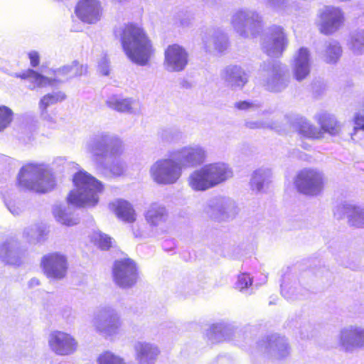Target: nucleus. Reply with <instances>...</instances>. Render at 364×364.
I'll return each mask as SVG.
<instances>
[{"label": "nucleus", "instance_id": "obj_1", "mask_svg": "<svg viewBox=\"0 0 364 364\" xmlns=\"http://www.w3.org/2000/svg\"><path fill=\"white\" fill-rule=\"evenodd\" d=\"M119 36L127 57L134 63L146 65L154 53L152 43L143 28L136 23H127L119 28Z\"/></svg>", "mask_w": 364, "mask_h": 364}, {"label": "nucleus", "instance_id": "obj_2", "mask_svg": "<svg viewBox=\"0 0 364 364\" xmlns=\"http://www.w3.org/2000/svg\"><path fill=\"white\" fill-rule=\"evenodd\" d=\"M85 149L95 161L107 157L114 158L109 166V171L113 175L119 176L125 171V163L116 159L124 151V144L117 135L105 132H98L87 139Z\"/></svg>", "mask_w": 364, "mask_h": 364}, {"label": "nucleus", "instance_id": "obj_3", "mask_svg": "<svg viewBox=\"0 0 364 364\" xmlns=\"http://www.w3.org/2000/svg\"><path fill=\"white\" fill-rule=\"evenodd\" d=\"M75 188L68 197L69 203L80 207H93L99 201V194L103 186L100 181L85 171H80L73 176Z\"/></svg>", "mask_w": 364, "mask_h": 364}, {"label": "nucleus", "instance_id": "obj_4", "mask_svg": "<svg viewBox=\"0 0 364 364\" xmlns=\"http://www.w3.org/2000/svg\"><path fill=\"white\" fill-rule=\"evenodd\" d=\"M18 182L21 186L40 193L49 191L55 186L52 174L43 164H29L22 167Z\"/></svg>", "mask_w": 364, "mask_h": 364}, {"label": "nucleus", "instance_id": "obj_5", "mask_svg": "<svg viewBox=\"0 0 364 364\" xmlns=\"http://www.w3.org/2000/svg\"><path fill=\"white\" fill-rule=\"evenodd\" d=\"M230 23L235 31L243 38L255 36L263 28L261 15L256 11L247 8L235 11L231 16Z\"/></svg>", "mask_w": 364, "mask_h": 364}, {"label": "nucleus", "instance_id": "obj_6", "mask_svg": "<svg viewBox=\"0 0 364 364\" xmlns=\"http://www.w3.org/2000/svg\"><path fill=\"white\" fill-rule=\"evenodd\" d=\"M262 83L271 92H281L289 82V75L287 68L279 63L269 60L261 65Z\"/></svg>", "mask_w": 364, "mask_h": 364}, {"label": "nucleus", "instance_id": "obj_7", "mask_svg": "<svg viewBox=\"0 0 364 364\" xmlns=\"http://www.w3.org/2000/svg\"><path fill=\"white\" fill-rule=\"evenodd\" d=\"M180 164L175 158L160 159L149 168V175L158 185L166 186L176 183L182 176Z\"/></svg>", "mask_w": 364, "mask_h": 364}, {"label": "nucleus", "instance_id": "obj_8", "mask_svg": "<svg viewBox=\"0 0 364 364\" xmlns=\"http://www.w3.org/2000/svg\"><path fill=\"white\" fill-rule=\"evenodd\" d=\"M92 323L95 331L106 338L117 335L122 325L118 311L108 306L95 313Z\"/></svg>", "mask_w": 364, "mask_h": 364}, {"label": "nucleus", "instance_id": "obj_9", "mask_svg": "<svg viewBox=\"0 0 364 364\" xmlns=\"http://www.w3.org/2000/svg\"><path fill=\"white\" fill-rule=\"evenodd\" d=\"M294 185L303 194L317 196L323 188L324 176L317 169L304 168L296 174Z\"/></svg>", "mask_w": 364, "mask_h": 364}, {"label": "nucleus", "instance_id": "obj_10", "mask_svg": "<svg viewBox=\"0 0 364 364\" xmlns=\"http://www.w3.org/2000/svg\"><path fill=\"white\" fill-rule=\"evenodd\" d=\"M207 151L200 144H191L173 151L170 156L175 158L181 168H194L203 164L207 159Z\"/></svg>", "mask_w": 364, "mask_h": 364}, {"label": "nucleus", "instance_id": "obj_11", "mask_svg": "<svg viewBox=\"0 0 364 364\" xmlns=\"http://www.w3.org/2000/svg\"><path fill=\"white\" fill-rule=\"evenodd\" d=\"M337 348L348 353L364 349V327L349 325L341 328L337 336Z\"/></svg>", "mask_w": 364, "mask_h": 364}, {"label": "nucleus", "instance_id": "obj_12", "mask_svg": "<svg viewBox=\"0 0 364 364\" xmlns=\"http://www.w3.org/2000/svg\"><path fill=\"white\" fill-rule=\"evenodd\" d=\"M22 79H28L33 85L29 88L34 90L36 87H45L46 85H54L56 82L61 83L65 80L73 78V64L65 65L55 71L54 77H47L36 71L29 69L26 72L17 75Z\"/></svg>", "mask_w": 364, "mask_h": 364}, {"label": "nucleus", "instance_id": "obj_13", "mask_svg": "<svg viewBox=\"0 0 364 364\" xmlns=\"http://www.w3.org/2000/svg\"><path fill=\"white\" fill-rule=\"evenodd\" d=\"M205 212L217 221H226L233 219L237 215L238 208L232 199L218 197L208 202Z\"/></svg>", "mask_w": 364, "mask_h": 364}, {"label": "nucleus", "instance_id": "obj_14", "mask_svg": "<svg viewBox=\"0 0 364 364\" xmlns=\"http://www.w3.org/2000/svg\"><path fill=\"white\" fill-rule=\"evenodd\" d=\"M112 274L115 284L123 289L133 287L136 283L138 278L136 264L131 259L115 261Z\"/></svg>", "mask_w": 364, "mask_h": 364}, {"label": "nucleus", "instance_id": "obj_15", "mask_svg": "<svg viewBox=\"0 0 364 364\" xmlns=\"http://www.w3.org/2000/svg\"><path fill=\"white\" fill-rule=\"evenodd\" d=\"M288 38L284 28L280 26L273 25L268 28L262 42V50L269 56L279 57L286 49Z\"/></svg>", "mask_w": 364, "mask_h": 364}, {"label": "nucleus", "instance_id": "obj_16", "mask_svg": "<svg viewBox=\"0 0 364 364\" xmlns=\"http://www.w3.org/2000/svg\"><path fill=\"white\" fill-rule=\"evenodd\" d=\"M188 64V53L183 46L174 43L164 50L163 66L168 73H179Z\"/></svg>", "mask_w": 364, "mask_h": 364}, {"label": "nucleus", "instance_id": "obj_17", "mask_svg": "<svg viewBox=\"0 0 364 364\" xmlns=\"http://www.w3.org/2000/svg\"><path fill=\"white\" fill-rule=\"evenodd\" d=\"M41 266L48 278L60 280L65 277L68 265L67 258L64 255L52 252L42 257Z\"/></svg>", "mask_w": 364, "mask_h": 364}, {"label": "nucleus", "instance_id": "obj_18", "mask_svg": "<svg viewBox=\"0 0 364 364\" xmlns=\"http://www.w3.org/2000/svg\"><path fill=\"white\" fill-rule=\"evenodd\" d=\"M48 346L58 355L65 356L74 354L78 348V342L71 334L61 331H55L49 334Z\"/></svg>", "mask_w": 364, "mask_h": 364}, {"label": "nucleus", "instance_id": "obj_19", "mask_svg": "<svg viewBox=\"0 0 364 364\" xmlns=\"http://www.w3.org/2000/svg\"><path fill=\"white\" fill-rule=\"evenodd\" d=\"M343 22L344 14L338 7L328 6L319 11L318 26L322 33L329 35L335 33Z\"/></svg>", "mask_w": 364, "mask_h": 364}, {"label": "nucleus", "instance_id": "obj_20", "mask_svg": "<svg viewBox=\"0 0 364 364\" xmlns=\"http://www.w3.org/2000/svg\"><path fill=\"white\" fill-rule=\"evenodd\" d=\"M102 7L98 0H80L75 6L77 17L83 23L95 24L102 16Z\"/></svg>", "mask_w": 364, "mask_h": 364}, {"label": "nucleus", "instance_id": "obj_21", "mask_svg": "<svg viewBox=\"0 0 364 364\" xmlns=\"http://www.w3.org/2000/svg\"><path fill=\"white\" fill-rule=\"evenodd\" d=\"M23 252L19 241L14 237H8L0 241V259L10 265H20Z\"/></svg>", "mask_w": 364, "mask_h": 364}, {"label": "nucleus", "instance_id": "obj_22", "mask_svg": "<svg viewBox=\"0 0 364 364\" xmlns=\"http://www.w3.org/2000/svg\"><path fill=\"white\" fill-rule=\"evenodd\" d=\"M258 346L261 350L276 358H285L290 353L287 339L277 335H272L259 341Z\"/></svg>", "mask_w": 364, "mask_h": 364}, {"label": "nucleus", "instance_id": "obj_23", "mask_svg": "<svg viewBox=\"0 0 364 364\" xmlns=\"http://www.w3.org/2000/svg\"><path fill=\"white\" fill-rule=\"evenodd\" d=\"M311 71V55L306 48H301L294 55L292 72L294 77L301 81L305 79Z\"/></svg>", "mask_w": 364, "mask_h": 364}, {"label": "nucleus", "instance_id": "obj_24", "mask_svg": "<svg viewBox=\"0 0 364 364\" xmlns=\"http://www.w3.org/2000/svg\"><path fill=\"white\" fill-rule=\"evenodd\" d=\"M222 77L227 86L233 90L242 89L248 81V75L240 66L229 65L223 73Z\"/></svg>", "mask_w": 364, "mask_h": 364}, {"label": "nucleus", "instance_id": "obj_25", "mask_svg": "<svg viewBox=\"0 0 364 364\" xmlns=\"http://www.w3.org/2000/svg\"><path fill=\"white\" fill-rule=\"evenodd\" d=\"M204 167L212 188L226 181L233 175L232 169L225 163H212Z\"/></svg>", "mask_w": 364, "mask_h": 364}, {"label": "nucleus", "instance_id": "obj_26", "mask_svg": "<svg viewBox=\"0 0 364 364\" xmlns=\"http://www.w3.org/2000/svg\"><path fill=\"white\" fill-rule=\"evenodd\" d=\"M134 348L136 360L139 364H154L160 353L157 346L146 341H137Z\"/></svg>", "mask_w": 364, "mask_h": 364}, {"label": "nucleus", "instance_id": "obj_27", "mask_svg": "<svg viewBox=\"0 0 364 364\" xmlns=\"http://www.w3.org/2000/svg\"><path fill=\"white\" fill-rule=\"evenodd\" d=\"M202 41L203 48L210 53H220L228 47L227 37L220 31H208L203 35Z\"/></svg>", "mask_w": 364, "mask_h": 364}, {"label": "nucleus", "instance_id": "obj_28", "mask_svg": "<svg viewBox=\"0 0 364 364\" xmlns=\"http://www.w3.org/2000/svg\"><path fill=\"white\" fill-rule=\"evenodd\" d=\"M144 218L147 224L152 228H156L167 221L168 212L163 204L153 203L145 211Z\"/></svg>", "mask_w": 364, "mask_h": 364}, {"label": "nucleus", "instance_id": "obj_29", "mask_svg": "<svg viewBox=\"0 0 364 364\" xmlns=\"http://www.w3.org/2000/svg\"><path fill=\"white\" fill-rule=\"evenodd\" d=\"M272 179V172L269 168L261 167L255 170L250 179V188L257 193L265 192Z\"/></svg>", "mask_w": 364, "mask_h": 364}, {"label": "nucleus", "instance_id": "obj_30", "mask_svg": "<svg viewBox=\"0 0 364 364\" xmlns=\"http://www.w3.org/2000/svg\"><path fill=\"white\" fill-rule=\"evenodd\" d=\"M187 183L195 191H205L212 188L204 166L191 173L187 178Z\"/></svg>", "mask_w": 364, "mask_h": 364}, {"label": "nucleus", "instance_id": "obj_31", "mask_svg": "<svg viewBox=\"0 0 364 364\" xmlns=\"http://www.w3.org/2000/svg\"><path fill=\"white\" fill-rule=\"evenodd\" d=\"M110 209L118 218L127 222L133 223L136 220V213L132 205L124 200H117L109 204Z\"/></svg>", "mask_w": 364, "mask_h": 364}, {"label": "nucleus", "instance_id": "obj_32", "mask_svg": "<svg viewBox=\"0 0 364 364\" xmlns=\"http://www.w3.org/2000/svg\"><path fill=\"white\" fill-rule=\"evenodd\" d=\"M105 103L114 111L126 113H133L137 105L136 101L133 98H124L117 95L109 97Z\"/></svg>", "mask_w": 364, "mask_h": 364}, {"label": "nucleus", "instance_id": "obj_33", "mask_svg": "<svg viewBox=\"0 0 364 364\" xmlns=\"http://www.w3.org/2000/svg\"><path fill=\"white\" fill-rule=\"evenodd\" d=\"M341 208L348 218L350 226L364 228V207L353 204H344Z\"/></svg>", "mask_w": 364, "mask_h": 364}, {"label": "nucleus", "instance_id": "obj_34", "mask_svg": "<svg viewBox=\"0 0 364 364\" xmlns=\"http://www.w3.org/2000/svg\"><path fill=\"white\" fill-rule=\"evenodd\" d=\"M46 230L39 224H32L23 228L22 238L28 243L36 245L45 240Z\"/></svg>", "mask_w": 364, "mask_h": 364}, {"label": "nucleus", "instance_id": "obj_35", "mask_svg": "<svg viewBox=\"0 0 364 364\" xmlns=\"http://www.w3.org/2000/svg\"><path fill=\"white\" fill-rule=\"evenodd\" d=\"M343 50L339 43L335 41L326 43L321 52V58L328 64L336 63L342 55Z\"/></svg>", "mask_w": 364, "mask_h": 364}, {"label": "nucleus", "instance_id": "obj_36", "mask_svg": "<svg viewBox=\"0 0 364 364\" xmlns=\"http://www.w3.org/2000/svg\"><path fill=\"white\" fill-rule=\"evenodd\" d=\"M288 122L289 123V127L296 126L300 134H303L304 136L312 139H320L323 137V132L304 119H299L296 124L292 122L288 121Z\"/></svg>", "mask_w": 364, "mask_h": 364}, {"label": "nucleus", "instance_id": "obj_37", "mask_svg": "<svg viewBox=\"0 0 364 364\" xmlns=\"http://www.w3.org/2000/svg\"><path fill=\"white\" fill-rule=\"evenodd\" d=\"M268 6L277 12L284 15L294 14L298 10V5L289 0H265Z\"/></svg>", "mask_w": 364, "mask_h": 364}, {"label": "nucleus", "instance_id": "obj_38", "mask_svg": "<svg viewBox=\"0 0 364 364\" xmlns=\"http://www.w3.org/2000/svg\"><path fill=\"white\" fill-rule=\"evenodd\" d=\"M318 122L324 132L332 136L339 134L341 125L333 116L323 114L319 116Z\"/></svg>", "mask_w": 364, "mask_h": 364}, {"label": "nucleus", "instance_id": "obj_39", "mask_svg": "<svg viewBox=\"0 0 364 364\" xmlns=\"http://www.w3.org/2000/svg\"><path fill=\"white\" fill-rule=\"evenodd\" d=\"M159 139L165 144L177 143L182 139V132L177 128L166 127L161 128L157 133Z\"/></svg>", "mask_w": 364, "mask_h": 364}, {"label": "nucleus", "instance_id": "obj_40", "mask_svg": "<svg viewBox=\"0 0 364 364\" xmlns=\"http://www.w3.org/2000/svg\"><path fill=\"white\" fill-rule=\"evenodd\" d=\"M53 215L58 222L67 226H72L79 223L77 218L60 206L53 208Z\"/></svg>", "mask_w": 364, "mask_h": 364}, {"label": "nucleus", "instance_id": "obj_41", "mask_svg": "<svg viewBox=\"0 0 364 364\" xmlns=\"http://www.w3.org/2000/svg\"><path fill=\"white\" fill-rule=\"evenodd\" d=\"M66 95L61 91L53 92L44 95L39 101V109H48L49 106L62 102L65 99Z\"/></svg>", "mask_w": 364, "mask_h": 364}, {"label": "nucleus", "instance_id": "obj_42", "mask_svg": "<svg viewBox=\"0 0 364 364\" xmlns=\"http://www.w3.org/2000/svg\"><path fill=\"white\" fill-rule=\"evenodd\" d=\"M230 328L223 323L213 324L208 333L209 336L215 341L226 339L230 338Z\"/></svg>", "mask_w": 364, "mask_h": 364}, {"label": "nucleus", "instance_id": "obj_43", "mask_svg": "<svg viewBox=\"0 0 364 364\" xmlns=\"http://www.w3.org/2000/svg\"><path fill=\"white\" fill-rule=\"evenodd\" d=\"M245 127L247 129H277L278 126L277 123L273 122L272 120H252L247 119L245 122Z\"/></svg>", "mask_w": 364, "mask_h": 364}, {"label": "nucleus", "instance_id": "obj_44", "mask_svg": "<svg viewBox=\"0 0 364 364\" xmlns=\"http://www.w3.org/2000/svg\"><path fill=\"white\" fill-rule=\"evenodd\" d=\"M97 364H127L124 359L111 351L100 354L97 360Z\"/></svg>", "mask_w": 364, "mask_h": 364}, {"label": "nucleus", "instance_id": "obj_45", "mask_svg": "<svg viewBox=\"0 0 364 364\" xmlns=\"http://www.w3.org/2000/svg\"><path fill=\"white\" fill-rule=\"evenodd\" d=\"M93 239L95 245L102 250H107L113 246L114 240L101 232H95Z\"/></svg>", "mask_w": 364, "mask_h": 364}, {"label": "nucleus", "instance_id": "obj_46", "mask_svg": "<svg viewBox=\"0 0 364 364\" xmlns=\"http://www.w3.org/2000/svg\"><path fill=\"white\" fill-rule=\"evenodd\" d=\"M350 49L356 54L364 52V31H358L352 36Z\"/></svg>", "mask_w": 364, "mask_h": 364}, {"label": "nucleus", "instance_id": "obj_47", "mask_svg": "<svg viewBox=\"0 0 364 364\" xmlns=\"http://www.w3.org/2000/svg\"><path fill=\"white\" fill-rule=\"evenodd\" d=\"M13 112L7 107H0V132L9 126L12 120Z\"/></svg>", "mask_w": 364, "mask_h": 364}, {"label": "nucleus", "instance_id": "obj_48", "mask_svg": "<svg viewBox=\"0 0 364 364\" xmlns=\"http://www.w3.org/2000/svg\"><path fill=\"white\" fill-rule=\"evenodd\" d=\"M300 287L298 285H292L287 287L284 284H281L282 294L288 299H296L300 298V294L299 292Z\"/></svg>", "mask_w": 364, "mask_h": 364}, {"label": "nucleus", "instance_id": "obj_49", "mask_svg": "<svg viewBox=\"0 0 364 364\" xmlns=\"http://www.w3.org/2000/svg\"><path fill=\"white\" fill-rule=\"evenodd\" d=\"M234 107L241 111H254L260 107L258 103L250 101H239L234 104Z\"/></svg>", "mask_w": 364, "mask_h": 364}, {"label": "nucleus", "instance_id": "obj_50", "mask_svg": "<svg viewBox=\"0 0 364 364\" xmlns=\"http://www.w3.org/2000/svg\"><path fill=\"white\" fill-rule=\"evenodd\" d=\"M252 279L247 274H242L238 276L237 281L235 284V288L240 291H243L252 285Z\"/></svg>", "mask_w": 364, "mask_h": 364}, {"label": "nucleus", "instance_id": "obj_51", "mask_svg": "<svg viewBox=\"0 0 364 364\" xmlns=\"http://www.w3.org/2000/svg\"><path fill=\"white\" fill-rule=\"evenodd\" d=\"M73 77H80L87 73V67L86 65H80L77 61H73Z\"/></svg>", "mask_w": 364, "mask_h": 364}, {"label": "nucleus", "instance_id": "obj_52", "mask_svg": "<svg viewBox=\"0 0 364 364\" xmlns=\"http://www.w3.org/2000/svg\"><path fill=\"white\" fill-rule=\"evenodd\" d=\"M98 70L103 75H108L109 73V62L106 57H102L99 62Z\"/></svg>", "mask_w": 364, "mask_h": 364}, {"label": "nucleus", "instance_id": "obj_53", "mask_svg": "<svg viewBox=\"0 0 364 364\" xmlns=\"http://www.w3.org/2000/svg\"><path fill=\"white\" fill-rule=\"evenodd\" d=\"M355 131H362L364 129V114H358L355 117Z\"/></svg>", "mask_w": 364, "mask_h": 364}, {"label": "nucleus", "instance_id": "obj_54", "mask_svg": "<svg viewBox=\"0 0 364 364\" xmlns=\"http://www.w3.org/2000/svg\"><path fill=\"white\" fill-rule=\"evenodd\" d=\"M30 63L32 67H36L40 62V57L38 52L33 50L28 53Z\"/></svg>", "mask_w": 364, "mask_h": 364}, {"label": "nucleus", "instance_id": "obj_55", "mask_svg": "<svg viewBox=\"0 0 364 364\" xmlns=\"http://www.w3.org/2000/svg\"><path fill=\"white\" fill-rule=\"evenodd\" d=\"M40 109V113H41V117L43 120H46L49 122H54V119L50 114H48V109Z\"/></svg>", "mask_w": 364, "mask_h": 364}, {"label": "nucleus", "instance_id": "obj_56", "mask_svg": "<svg viewBox=\"0 0 364 364\" xmlns=\"http://www.w3.org/2000/svg\"><path fill=\"white\" fill-rule=\"evenodd\" d=\"M8 208L14 215H18L21 213V208L15 205H8Z\"/></svg>", "mask_w": 364, "mask_h": 364}, {"label": "nucleus", "instance_id": "obj_57", "mask_svg": "<svg viewBox=\"0 0 364 364\" xmlns=\"http://www.w3.org/2000/svg\"><path fill=\"white\" fill-rule=\"evenodd\" d=\"M31 284H36V285H38L39 284V281L38 279H32L30 282Z\"/></svg>", "mask_w": 364, "mask_h": 364}, {"label": "nucleus", "instance_id": "obj_58", "mask_svg": "<svg viewBox=\"0 0 364 364\" xmlns=\"http://www.w3.org/2000/svg\"><path fill=\"white\" fill-rule=\"evenodd\" d=\"M301 336H302V338H309V334L306 333V334H304L302 332H301Z\"/></svg>", "mask_w": 364, "mask_h": 364}]
</instances>
